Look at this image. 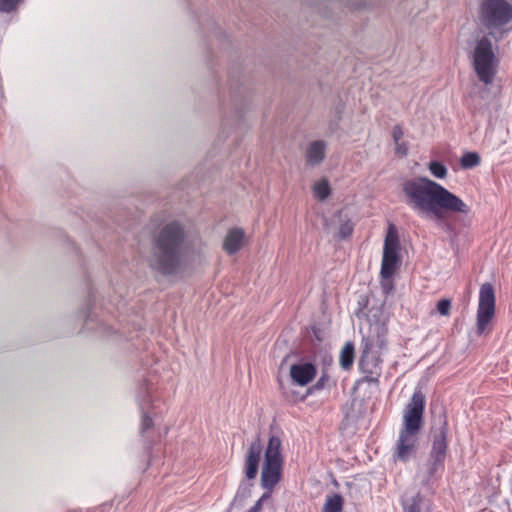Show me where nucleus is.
<instances>
[{
  "mask_svg": "<svg viewBox=\"0 0 512 512\" xmlns=\"http://www.w3.org/2000/svg\"><path fill=\"white\" fill-rule=\"evenodd\" d=\"M202 243L180 221L160 227L152 238L149 267L163 276H179L201 259Z\"/></svg>",
  "mask_w": 512,
  "mask_h": 512,
  "instance_id": "f257e3e1",
  "label": "nucleus"
},
{
  "mask_svg": "<svg viewBox=\"0 0 512 512\" xmlns=\"http://www.w3.org/2000/svg\"><path fill=\"white\" fill-rule=\"evenodd\" d=\"M405 204L420 218L442 221L447 214L467 215L470 207L438 182L417 177L403 182Z\"/></svg>",
  "mask_w": 512,
  "mask_h": 512,
  "instance_id": "f03ea898",
  "label": "nucleus"
},
{
  "mask_svg": "<svg viewBox=\"0 0 512 512\" xmlns=\"http://www.w3.org/2000/svg\"><path fill=\"white\" fill-rule=\"evenodd\" d=\"M424 409L425 397L420 390H416L403 410L402 423L393 451L395 462L406 463L416 456Z\"/></svg>",
  "mask_w": 512,
  "mask_h": 512,
  "instance_id": "7ed1b4c3",
  "label": "nucleus"
},
{
  "mask_svg": "<svg viewBox=\"0 0 512 512\" xmlns=\"http://www.w3.org/2000/svg\"><path fill=\"white\" fill-rule=\"evenodd\" d=\"M512 20V4L507 0H483L479 7L480 24L489 31V34L498 39L509 30L508 24Z\"/></svg>",
  "mask_w": 512,
  "mask_h": 512,
  "instance_id": "20e7f679",
  "label": "nucleus"
},
{
  "mask_svg": "<svg viewBox=\"0 0 512 512\" xmlns=\"http://www.w3.org/2000/svg\"><path fill=\"white\" fill-rule=\"evenodd\" d=\"M472 63L479 80L486 85L491 84L497 72L498 60L488 36H482L476 41Z\"/></svg>",
  "mask_w": 512,
  "mask_h": 512,
  "instance_id": "39448f33",
  "label": "nucleus"
},
{
  "mask_svg": "<svg viewBox=\"0 0 512 512\" xmlns=\"http://www.w3.org/2000/svg\"><path fill=\"white\" fill-rule=\"evenodd\" d=\"M281 441L278 437L269 439L261 471V486L268 491L280 482L282 477L283 459L281 455Z\"/></svg>",
  "mask_w": 512,
  "mask_h": 512,
  "instance_id": "423d86ee",
  "label": "nucleus"
},
{
  "mask_svg": "<svg viewBox=\"0 0 512 512\" xmlns=\"http://www.w3.org/2000/svg\"><path fill=\"white\" fill-rule=\"evenodd\" d=\"M400 264L399 239L394 225H389L384 240L383 257L381 262V278L392 277Z\"/></svg>",
  "mask_w": 512,
  "mask_h": 512,
  "instance_id": "0eeeda50",
  "label": "nucleus"
},
{
  "mask_svg": "<svg viewBox=\"0 0 512 512\" xmlns=\"http://www.w3.org/2000/svg\"><path fill=\"white\" fill-rule=\"evenodd\" d=\"M495 292L492 284L484 283L479 290V301L477 308V334L485 333L495 315Z\"/></svg>",
  "mask_w": 512,
  "mask_h": 512,
  "instance_id": "6e6552de",
  "label": "nucleus"
},
{
  "mask_svg": "<svg viewBox=\"0 0 512 512\" xmlns=\"http://www.w3.org/2000/svg\"><path fill=\"white\" fill-rule=\"evenodd\" d=\"M388 328L385 323L373 322L369 324L362 338V351L368 353L384 354L387 350Z\"/></svg>",
  "mask_w": 512,
  "mask_h": 512,
  "instance_id": "1a4fd4ad",
  "label": "nucleus"
},
{
  "mask_svg": "<svg viewBox=\"0 0 512 512\" xmlns=\"http://www.w3.org/2000/svg\"><path fill=\"white\" fill-rule=\"evenodd\" d=\"M447 450V428L442 426L433 437L432 449L428 460L429 474L433 475L442 468Z\"/></svg>",
  "mask_w": 512,
  "mask_h": 512,
  "instance_id": "9d476101",
  "label": "nucleus"
},
{
  "mask_svg": "<svg viewBox=\"0 0 512 512\" xmlns=\"http://www.w3.org/2000/svg\"><path fill=\"white\" fill-rule=\"evenodd\" d=\"M383 354L368 353L362 351V356L359 361L361 371L366 375L369 382L377 381L381 374L382 356Z\"/></svg>",
  "mask_w": 512,
  "mask_h": 512,
  "instance_id": "9b49d317",
  "label": "nucleus"
},
{
  "mask_svg": "<svg viewBox=\"0 0 512 512\" xmlns=\"http://www.w3.org/2000/svg\"><path fill=\"white\" fill-rule=\"evenodd\" d=\"M249 241L250 238L242 227H230L226 231V254L236 255L249 244Z\"/></svg>",
  "mask_w": 512,
  "mask_h": 512,
  "instance_id": "f8f14e48",
  "label": "nucleus"
},
{
  "mask_svg": "<svg viewBox=\"0 0 512 512\" xmlns=\"http://www.w3.org/2000/svg\"><path fill=\"white\" fill-rule=\"evenodd\" d=\"M317 369L313 363L300 362L290 367V377L298 386H306L316 376Z\"/></svg>",
  "mask_w": 512,
  "mask_h": 512,
  "instance_id": "ddd939ff",
  "label": "nucleus"
},
{
  "mask_svg": "<svg viewBox=\"0 0 512 512\" xmlns=\"http://www.w3.org/2000/svg\"><path fill=\"white\" fill-rule=\"evenodd\" d=\"M327 143L324 140H315L308 144L305 152L306 162L310 166H318L326 156Z\"/></svg>",
  "mask_w": 512,
  "mask_h": 512,
  "instance_id": "4468645a",
  "label": "nucleus"
},
{
  "mask_svg": "<svg viewBox=\"0 0 512 512\" xmlns=\"http://www.w3.org/2000/svg\"><path fill=\"white\" fill-rule=\"evenodd\" d=\"M262 446L259 440L251 443L247 459L245 473L248 479H253L257 475Z\"/></svg>",
  "mask_w": 512,
  "mask_h": 512,
  "instance_id": "2eb2a0df",
  "label": "nucleus"
},
{
  "mask_svg": "<svg viewBox=\"0 0 512 512\" xmlns=\"http://www.w3.org/2000/svg\"><path fill=\"white\" fill-rule=\"evenodd\" d=\"M312 192L315 199L325 201L331 194L329 181L326 178L316 181L312 186Z\"/></svg>",
  "mask_w": 512,
  "mask_h": 512,
  "instance_id": "dca6fc26",
  "label": "nucleus"
},
{
  "mask_svg": "<svg viewBox=\"0 0 512 512\" xmlns=\"http://www.w3.org/2000/svg\"><path fill=\"white\" fill-rule=\"evenodd\" d=\"M339 362L344 370H348L352 367L354 362V346L352 343H346L342 348Z\"/></svg>",
  "mask_w": 512,
  "mask_h": 512,
  "instance_id": "f3484780",
  "label": "nucleus"
},
{
  "mask_svg": "<svg viewBox=\"0 0 512 512\" xmlns=\"http://www.w3.org/2000/svg\"><path fill=\"white\" fill-rule=\"evenodd\" d=\"M343 499L339 494H334L326 498L322 512H342Z\"/></svg>",
  "mask_w": 512,
  "mask_h": 512,
  "instance_id": "a211bd4d",
  "label": "nucleus"
},
{
  "mask_svg": "<svg viewBox=\"0 0 512 512\" xmlns=\"http://www.w3.org/2000/svg\"><path fill=\"white\" fill-rule=\"evenodd\" d=\"M428 168L430 173L437 179H444L448 174L446 166L439 161H431Z\"/></svg>",
  "mask_w": 512,
  "mask_h": 512,
  "instance_id": "6ab92c4d",
  "label": "nucleus"
},
{
  "mask_svg": "<svg viewBox=\"0 0 512 512\" xmlns=\"http://www.w3.org/2000/svg\"><path fill=\"white\" fill-rule=\"evenodd\" d=\"M461 166L465 169L473 168L480 163V156L475 152H467L461 158Z\"/></svg>",
  "mask_w": 512,
  "mask_h": 512,
  "instance_id": "aec40b11",
  "label": "nucleus"
},
{
  "mask_svg": "<svg viewBox=\"0 0 512 512\" xmlns=\"http://www.w3.org/2000/svg\"><path fill=\"white\" fill-rule=\"evenodd\" d=\"M271 491L266 490L263 495L256 501V503L247 512H260L264 503L271 498Z\"/></svg>",
  "mask_w": 512,
  "mask_h": 512,
  "instance_id": "412c9836",
  "label": "nucleus"
},
{
  "mask_svg": "<svg viewBox=\"0 0 512 512\" xmlns=\"http://www.w3.org/2000/svg\"><path fill=\"white\" fill-rule=\"evenodd\" d=\"M21 0H0V12L9 13L16 9Z\"/></svg>",
  "mask_w": 512,
  "mask_h": 512,
  "instance_id": "4be33fe9",
  "label": "nucleus"
},
{
  "mask_svg": "<svg viewBox=\"0 0 512 512\" xmlns=\"http://www.w3.org/2000/svg\"><path fill=\"white\" fill-rule=\"evenodd\" d=\"M421 498L418 496H415L411 499L410 503H407L405 505V512H420L421 511Z\"/></svg>",
  "mask_w": 512,
  "mask_h": 512,
  "instance_id": "5701e85b",
  "label": "nucleus"
},
{
  "mask_svg": "<svg viewBox=\"0 0 512 512\" xmlns=\"http://www.w3.org/2000/svg\"><path fill=\"white\" fill-rule=\"evenodd\" d=\"M451 302L448 299H441L437 303V311L443 315L448 316L450 314Z\"/></svg>",
  "mask_w": 512,
  "mask_h": 512,
  "instance_id": "b1692460",
  "label": "nucleus"
},
{
  "mask_svg": "<svg viewBox=\"0 0 512 512\" xmlns=\"http://www.w3.org/2000/svg\"><path fill=\"white\" fill-rule=\"evenodd\" d=\"M353 223L350 220L343 222L339 228V234L342 238L348 237L353 232Z\"/></svg>",
  "mask_w": 512,
  "mask_h": 512,
  "instance_id": "393cba45",
  "label": "nucleus"
},
{
  "mask_svg": "<svg viewBox=\"0 0 512 512\" xmlns=\"http://www.w3.org/2000/svg\"><path fill=\"white\" fill-rule=\"evenodd\" d=\"M154 423L152 418H150L147 414L142 415V421L140 426V432L142 435L145 434V432L153 427Z\"/></svg>",
  "mask_w": 512,
  "mask_h": 512,
  "instance_id": "a878e982",
  "label": "nucleus"
},
{
  "mask_svg": "<svg viewBox=\"0 0 512 512\" xmlns=\"http://www.w3.org/2000/svg\"><path fill=\"white\" fill-rule=\"evenodd\" d=\"M395 143V152L399 156H406L408 152V145L404 141H398Z\"/></svg>",
  "mask_w": 512,
  "mask_h": 512,
  "instance_id": "bb28decb",
  "label": "nucleus"
},
{
  "mask_svg": "<svg viewBox=\"0 0 512 512\" xmlns=\"http://www.w3.org/2000/svg\"><path fill=\"white\" fill-rule=\"evenodd\" d=\"M381 287L385 294H389L393 290L392 277L382 278Z\"/></svg>",
  "mask_w": 512,
  "mask_h": 512,
  "instance_id": "cd10ccee",
  "label": "nucleus"
},
{
  "mask_svg": "<svg viewBox=\"0 0 512 512\" xmlns=\"http://www.w3.org/2000/svg\"><path fill=\"white\" fill-rule=\"evenodd\" d=\"M329 382V376L327 374H322L321 377L318 379L316 384L313 386L314 390H322L326 387L327 383Z\"/></svg>",
  "mask_w": 512,
  "mask_h": 512,
  "instance_id": "c85d7f7f",
  "label": "nucleus"
},
{
  "mask_svg": "<svg viewBox=\"0 0 512 512\" xmlns=\"http://www.w3.org/2000/svg\"><path fill=\"white\" fill-rule=\"evenodd\" d=\"M404 135L403 129L400 126H394L392 130V138L394 142L402 141Z\"/></svg>",
  "mask_w": 512,
  "mask_h": 512,
  "instance_id": "c756f323",
  "label": "nucleus"
}]
</instances>
